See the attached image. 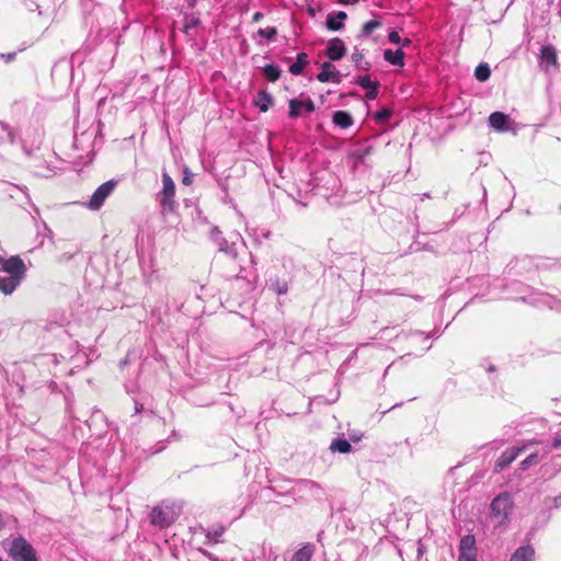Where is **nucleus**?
<instances>
[{"mask_svg": "<svg viewBox=\"0 0 561 561\" xmlns=\"http://www.w3.org/2000/svg\"><path fill=\"white\" fill-rule=\"evenodd\" d=\"M552 501H553V506H554V507H557V508H558V507H561V494H560V495H558V496H556V497H553V500H552Z\"/></svg>", "mask_w": 561, "mask_h": 561, "instance_id": "obj_49", "label": "nucleus"}, {"mask_svg": "<svg viewBox=\"0 0 561 561\" xmlns=\"http://www.w3.org/2000/svg\"><path fill=\"white\" fill-rule=\"evenodd\" d=\"M317 79L320 82L340 83L342 81V75L331 61H324L320 67Z\"/></svg>", "mask_w": 561, "mask_h": 561, "instance_id": "obj_11", "label": "nucleus"}, {"mask_svg": "<svg viewBox=\"0 0 561 561\" xmlns=\"http://www.w3.org/2000/svg\"><path fill=\"white\" fill-rule=\"evenodd\" d=\"M512 121L503 112H493L489 116V125L496 131L506 133L511 129Z\"/></svg>", "mask_w": 561, "mask_h": 561, "instance_id": "obj_13", "label": "nucleus"}, {"mask_svg": "<svg viewBox=\"0 0 561 561\" xmlns=\"http://www.w3.org/2000/svg\"><path fill=\"white\" fill-rule=\"evenodd\" d=\"M392 112L389 108L382 107L374 114V118L379 124H385L391 117Z\"/></svg>", "mask_w": 561, "mask_h": 561, "instance_id": "obj_36", "label": "nucleus"}, {"mask_svg": "<svg viewBox=\"0 0 561 561\" xmlns=\"http://www.w3.org/2000/svg\"><path fill=\"white\" fill-rule=\"evenodd\" d=\"M193 181V174L188 172L187 170L184 171V176L182 179V183L184 185H190Z\"/></svg>", "mask_w": 561, "mask_h": 561, "instance_id": "obj_46", "label": "nucleus"}, {"mask_svg": "<svg viewBox=\"0 0 561 561\" xmlns=\"http://www.w3.org/2000/svg\"><path fill=\"white\" fill-rule=\"evenodd\" d=\"M346 54V47L344 42L339 38H332L328 42L325 55L331 61L341 60Z\"/></svg>", "mask_w": 561, "mask_h": 561, "instance_id": "obj_12", "label": "nucleus"}, {"mask_svg": "<svg viewBox=\"0 0 561 561\" xmlns=\"http://www.w3.org/2000/svg\"><path fill=\"white\" fill-rule=\"evenodd\" d=\"M381 23L378 20H370L363 25L360 36H369L376 28L380 27Z\"/></svg>", "mask_w": 561, "mask_h": 561, "instance_id": "obj_34", "label": "nucleus"}, {"mask_svg": "<svg viewBox=\"0 0 561 561\" xmlns=\"http://www.w3.org/2000/svg\"><path fill=\"white\" fill-rule=\"evenodd\" d=\"M253 103L260 110V112L265 113L273 105L274 99L267 91L262 90L256 94Z\"/></svg>", "mask_w": 561, "mask_h": 561, "instance_id": "obj_18", "label": "nucleus"}, {"mask_svg": "<svg viewBox=\"0 0 561 561\" xmlns=\"http://www.w3.org/2000/svg\"><path fill=\"white\" fill-rule=\"evenodd\" d=\"M352 60L358 70L367 71L370 67V64L364 60L363 53H360L357 48H355L354 53L352 54Z\"/></svg>", "mask_w": 561, "mask_h": 561, "instance_id": "obj_31", "label": "nucleus"}, {"mask_svg": "<svg viewBox=\"0 0 561 561\" xmlns=\"http://www.w3.org/2000/svg\"><path fill=\"white\" fill-rule=\"evenodd\" d=\"M477 553L459 552L458 561H477Z\"/></svg>", "mask_w": 561, "mask_h": 561, "instance_id": "obj_43", "label": "nucleus"}, {"mask_svg": "<svg viewBox=\"0 0 561 561\" xmlns=\"http://www.w3.org/2000/svg\"><path fill=\"white\" fill-rule=\"evenodd\" d=\"M162 188L157 193L156 201L161 207L163 216L171 214L175 210V184L168 172H162Z\"/></svg>", "mask_w": 561, "mask_h": 561, "instance_id": "obj_3", "label": "nucleus"}, {"mask_svg": "<svg viewBox=\"0 0 561 561\" xmlns=\"http://www.w3.org/2000/svg\"><path fill=\"white\" fill-rule=\"evenodd\" d=\"M491 76V69L488 64H480L477 66L474 70V77L478 81L484 82L486 81Z\"/></svg>", "mask_w": 561, "mask_h": 561, "instance_id": "obj_30", "label": "nucleus"}, {"mask_svg": "<svg viewBox=\"0 0 561 561\" xmlns=\"http://www.w3.org/2000/svg\"><path fill=\"white\" fill-rule=\"evenodd\" d=\"M410 43H411V41H410L409 38H405V39L402 42V46H408Z\"/></svg>", "mask_w": 561, "mask_h": 561, "instance_id": "obj_59", "label": "nucleus"}, {"mask_svg": "<svg viewBox=\"0 0 561 561\" xmlns=\"http://www.w3.org/2000/svg\"><path fill=\"white\" fill-rule=\"evenodd\" d=\"M380 83L376 81L375 84H373L370 88L366 89V98L368 100H375L379 92Z\"/></svg>", "mask_w": 561, "mask_h": 561, "instance_id": "obj_41", "label": "nucleus"}, {"mask_svg": "<svg viewBox=\"0 0 561 561\" xmlns=\"http://www.w3.org/2000/svg\"><path fill=\"white\" fill-rule=\"evenodd\" d=\"M308 62V55L306 53H299L296 61L289 66L290 73L294 76L301 75Z\"/></svg>", "mask_w": 561, "mask_h": 561, "instance_id": "obj_25", "label": "nucleus"}, {"mask_svg": "<svg viewBox=\"0 0 561 561\" xmlns=\"http://www.w3.org/2000/svg\"><path fill=\"white\" fill-rule=\"evenodd\" d=\"M276 34H277V31L275 27H265V28H260L257 31L259 36L267 38L268 41L274 39Z\"/></svg>", "mask_w": 561, "mask_h": 561, "instance_id": "obj_38", "label": "nucleus"}, {"mask_svg": "<svg viewBox=\"0 0 561 561\" xmlns=\"http://www.w3.org/2000/svg\"><path fill=\"white\" fill-rule=\"evenodd\" d=\"M142 409H144V408H142V404H141V403H139V402H135V411H136V412H140V411H142Z\"/></svg>", "mask_w": 561, "mask_h": 561, "instance_id": "obj_54", "label": "nucleus"}, {"mask_svg": "<svg viewBox=\"0 0 561 561\" xmlns=\"http://www.w3.org/2000/svg\"><path fill=\"white\" fill-rule=\"evenodd\" d=\"M264 78L270 82H276L282 75V69L275 64H268L262 68Z\"/></svg>", "mask_w": 561, "mask_h": 561, "instance_id": "obj_26", "label": "nucleus"}, {"mask_svg": "<svg viewBox=\"0 0 561 561\" xmlns=\"http://www.w3.org/2000/svg\"><path fill=\"white\" fill-rule=\"evenodd\" d=\"M203 553L208 557L210 560L213 561H217L215 558H213L211 553L207 552V551H203Z\"/></svg>", "mask_w": 561, "mask_h": 561, "instance_id": "obj_58", "label": "nucleus"}, {"mask_svg": "<svg viewBox=\"0 0 561 561\" xmlns=\"http://www.w3.org/2000/svg\"><path fill=\"white\" fill-rule=\"evenodd\" d=\"M400 405H401V403L393 404L392 409L397 408V407H400Z\"/></svg>", "mask_w": 561, "mask_h": 561, "instance_id": "obj_64", "label": "nucleus"}, {"mask_svg": "<svg viewBox=\"0 0 561 561\" xmlns=\"http://www.w3.org/2000/svg\"><path fill=\"white\" fill-rule=\"evenodd\" d=\"M383 58L392 66H404V53L402 48H398L397 50L386 49L383 51Z\"/></svg>", "mask_w": 561, "mask_h": 561, "instance_id": "obj_20", "label": "nucleus"}, {"mask_svg": "<svg viewBox=\"0 0 561 561\" xmlns=\"http://www.w3.org/2000/svg\"><path fill=\"white\" fill-rule=\"evenodd\" d=\"M23 279L12 277L0 273V291L4 295H11L22 283Z\"/></svg>", "mask_w": 561, "mask_h": 561, "instance_id": "obj_17", "label": "nucleus"}, {"mask_svg": "<svg viewBox=\"0 0 561 561\" xmlns=\"http://www.w3.org/2000/svg\"><path fill=\"white\" fill-rule=\"evenodd\" d=\"M431 347H432V345H428V346L424 347V348L422 350V351H423V353H425V352H427L428 350H431Z\"/></svg>", "mask_w": 561, "mask_h": 561, "instance_id": "obj_61", "label": "nucleus"}, {"mask_svg": "<svg viewBox=\"0 0 561 561\" xmlns=\"http://www.w3.org/2000/svg\"><path fill=\"white\" fill-rule=\"evenodd\" d=\"M522 451L520 448H508L502 453V455L497 458L494 465V471L501 472L504 468L510 466Z\"/></svg>", "mask_w": 561, "mask_h": 561, "instance_id": "obj_15", "label": "nucleus"}, {"mask_svg": "<svg viewBox=\"0 0 561 561\" xmlns=\"http://www.w3.org/2000/svg\"><path fill=\"white\" fill-rule=\"evenodd\" d=\"M495 370H496V368H495V366H494V365H489V366L486 367V371H489V373H492V371H495Z\"/></svg>", "mask_w": 561, "mask_h": 561, "instance_id": "obj_57", "label": "nucleus"}, {"mask_svg": "<svg viewBox=\"0 0 561 561\" xmlns=\"http://www.w3.org/2000/svg\"><path fill=\"white\" fill-rule=\"evenodd\" d=\"M8 192H9L10 197H12V198L16 197V193H22L26 199H30L26 187H20L18 185H10V188Z\"/></svg>", "mask_w": 561, "mask_h": 561, "instance_id": "obj_40", "label": "nucleus"}, {"mask_svg": "<svg viewBox=\"0 0 561 561\" xmlns=\"http://www.w3.org/2000/svg\"><path fill=\"white\" fill-rule=\"evenodd\" d=\"M535 549L531 546L519 547L512 556L510 561H534Z\"/></svg>", "mask_w": 561, "mask_h": 561, "instance_id": "obj_23", "label": "nucleus"}, {"mask_svg": "<svg viewBox=\"0 0 561 561\" xmlns=\"http://www.w3.org/2000/svg\"><path fill=\"white\" fill-rule=\"evenodd\" d=\"M553 448L561 447V432L557 433L551 443Z\"/></svg>", "mask_w": 561, "mask_h": 561, "instance_id": "obj_47", "label": "nucleus"}, {"mask_svg": "<svg viewBox=\"0 0 561 561\" xmlns=\"http://www.w3.org/2000/svg\"><path fill=\"white\" fill-rule=\"evenodd\" d=\"M22 149H23V151H24L27 156H30V154H31V150L25 146V144H24V142H22Z\"/></svg>", "mask_w": 561, "mask_h": 561, "instance_id": "obj_56", "label": "nucleus"}, {"mask_svg": "<svg viewBox=\"0 0 561 561\" xmlns=\"http://www.w3.org/2000/svg\"><path fill=\"white\" fill-rule=\"evenodd\" d=\"M262 18H263V13L262 12H255L253 14L252 20H253V22H259V21H261Z\"/></svg>", "mask_w": 561, "mask_h": 561, "instance_id": "obj_52", "label": "nucleus"}, {"mask_svg": "<svg viewBox=\"0 0 561 561\" xmlns=\"http://www.w3.org/2000/svg\"><path fill=\"white\" fill-rule=\"evenodd\" d=\"M0 273L24 279L26 276V266L23 260L18 255L5 259L0 254Z\"/></svg>", "mask_w": 561, "mask_h": 561, "instance_id": "obj_9", "label": "nucleus"}, {"mask_svg": "<svg viewBox=\"0 0 561 561\" xmlns=\"http://www.w3.org/2000/svg\"><path fill=\"white\" fill-rule=\"evenodd\" d=\"M513 499L508 492H502L495 496L491 504V518L495 523V527L503 526L510 522L513 513Z\"/></svg>", "mask_w": 561, "mask_h": 561, "instance_id": "obj_1", "label": "nucleus"}, {"mask_svg": "<svg viewBox=\"0 0 561 561\" xmlns=\"http://www.w3.org/2000/svg\"><path fill=\"white\" fill-rule=\"evenodd\" d=\"M283 265H284V267H287V265H289L290 267H294V262L290 257H288V259L284 257Z\"/></svg>", "mask_w": 561, "mask_h": 561, "instance_id": "obj_50", "label": "nucleus"}, {"mask_svg": "<svg viewBox=\"0 0 561 561\" xmlns=\"http://www.w3.org/2000/svg\"><path fill=\"white\" fill-rule=\"evenodd\" d=\"M355 83L366 90L375 84L376 81H371L369 76H359L355 79Z\"/></svg>", "mask_w": 561, "mask_h": 561, "instance_id": "obj_39", "label": "nucleus"}, {"mask_svg": "<svg viewBox=\"0 0 561 561\" xmlns=\"http://www.w3.org/2000/svg\"><path fill=\"white\" fill-rule=\"evenodd\" d=\"M388 39H389V42H390V43H392V44H400V43H401V37H400L399 33H398V32H396V31H391V32L389 33V35H388Z\"/></svg>", "mask_w": 561, "mask_h": 561, "instance_id": "obj_44", "label": "nucleus"}, {"mask_svg": "<svg viewBox=\"0 0 561 561\" xmlns=\"http://www.w3.org/2000/svg\"><path fill=\"white\" fill-rule=\"evenodd\" d=\"M362 438V434H357V433H352L350 434V439L353 440V442H359Z\"/></svg>", "mask_w": 561, "mask_h": 561, "instance_id": "obj_48", "label": "nucleus"}, {"mask_svg": "<svg viewBox=\"0 0 561 561\" xmlns=\"http://www.w3.org/2000/svg\"><path fill=\"white\" fill-rule=\"evenodd\" d=\"M16 141V134L14 129L7 123L0 119V144L14 145Z\"/></svg>", "mask_w": 561, "mask_h": 561, "instance_id": "obj_21", "label": "nucleus"}, {"mask_svg": "<svg viewBox=\"0 0 561 561\" xmlns=\"http://www.w3.org/2000/svg\"><path fill=\"white\" fill-rule=\"evenodd\" d=\"M540 66L545 71H548L550 67L558 66V57L556 48L552 45H545L540 49Z\"/></svg>", "mask_w": 561, "mask_h": 561, "instance_id": "obj_14", "label": "nucleus"}, {"mask_svg": "<svg viewBox=\"0 0 561 561\" xmlns=\"http://www.w3.org/2000/svg\"><path fill=\"white\" fill-rule=\"evenodd\" d=\"M347 14L339 11L336 14H328L325 25L330 31H340L344 26Z\"/></svg>", "mask_w": 561, "mask_h": 561, "instance_id": "obj_19", "label": "nucleus"}, {"mask_svg": "<svg viewBox=\"0 0 561 561\" xmlns=\"http://www.w3.org/2000/svg\"><path fill=\"white\" fill-rule=\"evenodd\" d=\"M288 492L302 501L321 500L323 495L321 485L309 479L293 480Z\"/></svg>", "mask_w": 561, "mask_h": 561, "instance_id": "obj_4", "label": "nucleus"}, {"mask_svg": "<svg viewBox=\"0 0 561 561\" xmlns=\"http://www.w3.org/2000/svg\"><path fill=\"white\" fill-rule=\"evenodd\" d=\"M243 513H244V508H242V510L240 511V513L238 514V516H237L236 518H239Z\"/></svg>", "mask_w": 561, "mask_h": 561, "instance_id": "obj_62", "label": "nucleus"}, {"mask_svg": "<svg viewBox=\"0 0 561 561\" xmlns=\"http://www.w3.org/2000/svg\"><path fill=\"white\" fill-rule=\"evenodd\" d=\"M330 450L332 453L348 454L352 451V445L344 436H339L331 442Z\"/></svg>", "mask_w": 561, "mask_h": 561, "instance_id": "obj_24", "label": "nucleus"}, {"mask_svg": "<svg viewBox=\"0 0 561 561\" xmlns=\"http://www.w3.org/2000/svg\"><path fill=\"white\" fill-rule=\"evenodd\" d=\"M263 558H266L267 561H286V558L278 554L272 547L266 549L264 546L262 547Z\"/></svg>", "mask_w": 561, "mask_h": 561, "instance_id": "obj_35", "label": "nucleus"}, {"mask_svg": "<svg viewBox=\"0 0 561 561\" xmlns=\"http://www.w3.org/2000/svg\"><path fill=\"white\" fill-rule=\"evenodd\" d=\"M424 198H431V194L430 193H424L421 199L423 201Z\"/></svg>", "mask_w": 561, "mask_h": 561, "instance_id": "obj_60", "label": "nucleus"}, {"mask_svg": "<svg viewBox=\"0 0 561 561\" xmlns=\"http://www.w3.org/2000/svg\"><path fill=\"white\" fill-rule=\"evenodd\" d=\"M117 181L110 180L101 184L92 194L84 205L91 210H99L105 203L106 198L114 192Z\"/></svg>", "mask_w": 561, "mask_h": 561, "instance_id": "obj_8", "label": "nucleus"}, {"mask_svg": "<svg viewBox=\"0 0 561 561\" xmlns=\"http://www.w3.org/2000/svg\"><path fill=\"white\" fill-rule=\"evenodd\" d=\"M268 287L277 295H285L288 291V280L280 279L279 277L271 278Z\"/></svg>", "mask_w": 561, "mask_h": 561, "instance_id": "obj_28", "label": "nucleus"}, {"mask_svg": "<svg viewBox=\"0 0 561 561\" xmlns=\"http://www.w3.org/2000/svg\"><path fill=\"white\" fill-rule=\"evenodd\" d=\"M176 518L178 513L175 508L167 504L154 506L149 514L150 524L159 529L170 527Z\"/></svg>", "mask_w": 561, "mask_h": 561, "instance_id": "obj_6", "label": "nucleus"}, {"mask_svg": "<svg viewBox=\"0 0 561 561\" xmlns=\"http://www.w3.org/2000/svg\"><path fill=\"white\" fill-rule=\"evenodd\" d=\"M434 335H436V332H432L424 336V333L422 331H410V332H401L400 334L397 335V337L404 339V340H409L411 337H419V339L425 341L428 337L434 336Z\"/></svg>", "mask_w": 561, "mask_h": 561, "instance_id": "obj_32", "label": "nucleus"}, {"mask_svg": "<svg viewBox=\"0 0 561 561\" xmlns=\"http://www.w3.org/2000/svg\"><path fill=\"white\" fill-rule=\"evenodd\" d=\"M314 548L308 543L297 550L291 557L290 561H310L313 554Z\"/></svg>", "mask_w": 561, "mask_h": 561, "instance_id": "obj_27", "label": "nucleus"}, {"mask_svg": "<svg viewBox=\"0 0 561 561\" xmlns=\"http://www.w3.org/2000/svg\"><path fill=\"white\" fill-rule=\"evenodd\" d=\"M188 8H194L196 5V0H185Z\"/></svg>", "mask_w": 561, "mask_h": 561, "instance_id": "obj_55", "label": "nucleus"}, {"mask_svg": "<svg viewBox=\"0 0 561 561\" xmlns=\"http://www.w3.org/2000/svg\"><path fill=\"white\" fill-rule=\"evenodd\" d=\"M341 3L343 4H355L357 3L359 0H339Z\"/></svg>", "mask_w": 561, "mask_h": 561, "instance_id": "obj_53", "label": "nucleus"}, {"mask_svg": "<svg viewBox=\"0 0 561 561\" xmlns=\"http://www.w3.org/2000/svg\"><path fill=\"white\" fill-rule=\"evenodd\" d=\"M537 461H538V455H537V454H531V455H529L528 457H526V458L520 462V468H522V469H527L529 466L537 463Z\"/></svg>", "mask_w": 561, "mask_h": 561, "instance_id": "obj_42", "label": "nucleus"}, {"mask_svg": "<svg viewBox=\"0 0 561 561\" xmlns=\"http://www.w3.org/2000/svg\"><path fill=\"white\" fill-rule=\"evenodd\" d=\"M225 530L226 529L222 526H218L216 528L208 529L206 533V538L214 542H218L220 537L224 535Z\"/></svg>", "mask_w": 561, "mask_h": 561, "instance_id": "obj_37", "label": "nucleus"}, {"mask_svg": "<svg viewBox=\"0 0 561 561\" xmlns=\"http://www.w3.org/2000/svg\"><path fill=\"white\" fill-rule=\"evenodd\" d=\"M15 57H16L15 51L8 53V54H0V58L7 64L13 61L15 59Z\"/></svg>", "mask_w": 561, "mask_h": 561, "instance_id": "obj_45", "label": "nucleus"}, {"mask_svg": "<svg viewBox=\"0 0 561 561\" xmlns=\"http://www.w3.org/2000/svg\"><path fill=\"white\" fill-rule=\"evenodd\" d=\"M459 552L477 553L476 539L473 536L467 535L461 538L459 545Z\"/></svg>", "mask_w": 561, "mask_h": 561, "instance_id": "obj_29", "label": "nucleus"}, {"mask_svg": "<svg viewBox=\"0 0 561 561\" xmlns=\"http://www.w3.org/2000/svg\"><path fill=\"white\" fill-rule=\"evenodd\" d=\"M9 553L14 561H37L35 549L23 537L12 540Z\"/></svg>", "mask_w": 561, "mask_h": 561, "instance_id": "obj_7", "label": "nucleus"}, {"mask_svg": "<svg viewBox=\"0 0 561 561\" xmlns=\"http://www.w3.org/2000/svg\"><path fill=\"white\" fill-rule=\"evenodd\" d=\"M210 240L218 247V250L225 253L229 259L238 261L239 251L237 247V240L240 239V234L234 233L229 239L222 236V232L218 227H213L209 233Z\"/></svg>", "mask_w": 561, "mask_h": 561, "instance_id": "obj_5", "label": "nucleus"}, {"mask_svg": "<svg viewBox=\"0 0 561 561\" xmlns=\"http://www.w3.org/2000/svg\"><path fill=\"white\" fill-rule=\"evenodd\" d=\"M183 28L182 32L193 38L195 34L192 32L194 28L201 25V19L198 13H183Z\"/></svg>", "mask_w": 561, "mask_h": 561, "instance_id": "obj_16", "label": "nucleus"}, {"mask_svg": "<svg viewBox=\"0 0 561 561\" xmlns=\"http://www.w3.org/2000/svg\"><path fill=\"white\" fill-rule=\"evenodd\" d=\"M252 561H267L266 558H263V552H262V548L260 549V554L259 556H255Z\"/></svg>", "mask_w": 561, "mask_h": 561, "instance_id": "obj_51", "label": "nucleus"}, {"mask_svg": "<svg viewBox=\"0 0 561 561\" xmlns=\"http://www.w3.org/2000/svg\"><path fill=\"white\" fill-rule=\"evenodd\" d=\"M522 299L525 301H543V302L554 300L550 295L545 294V293H531L528 296H523Z\"/></svg>", "mask_w": 561, "mask_h": 561, "instance_id": "obj_33", "label": "nucleus"}, {"mask_svg": "<svg viewBox=\"0 0 561 561\" xmlns=\"http://www.w3.org/2000/svg\"><path fill=\"white\" fill-rule=\"evenodd\" d=\"M520 263H527V260L526 259H523L519 261Z\"/></svg>", "mask_w": 561, "mask_h": 561, "instance_id": "obj_63", "label": "nucleus"}, {"mask_svg": "<svg viewBox=\"0 0 561 561\" xmlns=\"http://www.w3.org/2000/svg\"><path fill=\"white\" fill-rule=\"evenodd\" d=\"M15 9L35 24L43 25L48 21L44 0H13Z\"/></svg>", "mask_w": 561, "mask_h": 561, "instance_id": "obj_2", "label": "nucleus"}, {"mask_svg": "<svg viewBox=\"0 0 561 561\" xmlns=\"http://www.w3.org/2000/svg\"><path fill=\"white\" fill-rule=\"evenodd\" d=\"M289 111L288 116L289 118H298L300 116V111H305L306 113L310 114L314 112L316 106L313 101L310 98H307L306 100H299V99H291L289 100Z\"/></svg>", "mask_w": 561, "mask_h": 561, "instance_id": "obj_10", "label": "nucleus"}, {"mask_svg": "<svg viewBox=\"0 0 561 561\" xmlns=\"http://www.w3.org/2000/svg\"><path fill=\"white\" fill-rule=\"evenodd\" d=\"M332 121L335 126L341 128H348L354 123L352 115L348 112L341 110L333 113Z\"/></svg>", "mask_w": 561, "mask_h": 561, "instance_id": "obj_22", "label": "nucleus"}]
</instances>
